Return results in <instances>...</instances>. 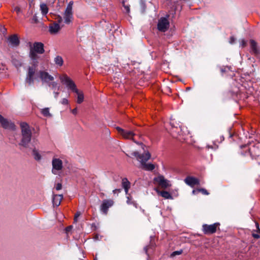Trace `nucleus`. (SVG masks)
Wrapping results in <instances>:
<instances>
[{
	"instance_id": "obj_23",
	"label": "nucleus",
	"mask_w": 260,
	"mask_h": 260,
	"mask_svg": "<svg viewBox=\"0 0 260 260\" xmlns=\"http://www.w3.org/2000/svg\"><path fill=\"white\" fill-rule=\"evenodd\" d=\"M74 92L76 93L77 94V102L78 104H81V103H82L83 102V100H84V94H83V92L77 89V92Z\"/></svg>"
},
{
	"instance_id": "obj_22",
	"label": "nucleus",
	"mask_w": 260,
	"mask_h": 260,
	"mask_svg": "<svg viewBox=\"0 0 260 260\" xmlns=\"http://www.w3.org/2000/svg\"><path fill=\"white\" fill-rule=\"evenodd\" d=\"M37 53H38L36 52H35L34 51H33V50H31L30 49L29 56L31 60H32L34 62V64H37V60L38 58V56L37 54Z\"/></svg>"
},
{
	"instance_id": "obj_9",
	"label": "nucleus",
	"mask_w": 260,
	"mask_h": 260,
	"mask_svg": "<svg viewBox=\"0 0 260 260\" xmlns=\"http://www.w3.org/2000/svg\"><path fill=\"white\" fill-rule=\"evenodd\" d=\"M116 128L119 134L125 139H132L135 135L133 131L124 129L120 127H116Z\"/></svg>"
},
{
	"instance_id": "obj_43",
	"label": "nucleus",
	"mask_w": 260,
	"mask_h": 260,
	"mask_svg": "<svg viewBox=\"0 0 260 260\" xmlns=\"http://www.w3.org/2000/svg\"><path fill=\"white\" fill-rule=\"evenodd\" d=\"M72 113L73 114H74V115L77 114V108H75V109L72 110Z\"/></svg>"
},
{
	"instance_id": "obj_35",
	"label": "nucleus",
	"mask_w": 260,
	"mask_h": 260,
	"mask_svg": "<svg viewBox=\"0 0 260 260\" xmlns=\"http://www.w3.org/2000/svg\"><path fill=\"white\" fill-rule=\"evenodd\" d=\"M57 85V84L56 82H52L49 85V86H51L53 89L56 88Z\"/></svg>"
},
{
	"instance_id": "obj_18",
	"label": "nucleus",
	"mask_w": 260,
	"mask_h": 260,
	"mask_svg": "<svg viewBox=\"0 0 260 260\" xmlns=\"http://www.w3.org/2000/svg\"><path fill=\"white\" fill-rule=\"evenodd\" d=\"M63 199L62 194H55L53 196L52 203L54 206H58Z\"/></svg>"
},
{
	"instance_id": "obj_29",
	"label": "nucleus",
	"mask_w": 260,
	"mask_h": 260,
	"mask_svg": "<svg viewBox=\"0 0 260 260\" xmlns=\"http://www.w3.org/2000/svg\"><path fill=\"white\" fill-rule=\"evenodd\" d=\"M250 46L252 50L255 53H257V49L256 48V43L254 40H250Z\"/></svg>"
},
{
	"instance_id": "obj_47",
	"label": "nucleus",
	"mask_w": 260,
	"mask_h": 260,
	"mask_svg": "<svg viewBox=\"0 0 260 260\" xmlns=\"http://www.w3.org/2000/svg\"><path fill=\"white\" fill-rule=\"evenodd\" d=\"M62 21V17H60V16H59V17H58V22L59 23H61Z\"/></svg>"
},
{
	"instance_id": "obj_33",
	"label": "nucleus",
	"mask_w": 260,
	"mask_h": 260,
	"mask_svg": "<svg viewBox=\"0 0 260 260\" xmlns=\"http://www.w3.org/2000/svg\"><path fill=\"white\" fill-rule=\"evenodd\" d=\"M182 253V250H180V251H174L171 255L172 256H175L176 255H179V254H181V253Z\"/></svg>"
},
{
	"instance_id": "obj_12",
	"label": "nucleus",
	"mask_w": 260,
	"mask_h": 260,
	"mask_svg": "<svg viewBox=\"0 0 260 260\" xmlns=\"http://www.w3.org/2000/svg\"><path fill=\"white\" fill-rule=\"evenodd\" d=\"M154 180L163 188H166L171 185L169 181L161 175L155 178Z\"/></svg>"
},
{
	"instance_id": "obj_7",
	"label": "nucleus",
	"mask_w": 260,
	"mask_h": 260,
	"mask_svg": "<svg viewBox=\"0 0 260 260\" xmlns=\"http://www.w3.org/2000/svg\"><path fill=\"white\" fill-rule=\"evenodd\" d=\"M37 64H34L31 67L28 68V72L26 77L25 82L28 85H30L34 83V75L36 71Z\"/></svg>"
},
{
	"instance_id": "obj_49",
	"label": "nucleus",
	"mask_w": 260,
	"mask_h": 260,
	"mask_svg": "<svg viewBox=\"0 0 260 260\" xmlns=\"http://www.w3.org/2000/svg\"><path fill=\"white\" fill-rule=\"evenodd\" d=\"M94 260H98L97 259V257L95 256V258H94Z\"/></svg>"
},
{
	"instance_id": "obj_17",
	"label": "nucleus",
	"mask_w": 260,
	"mask_h": 260,
	"mask_svg": "<svg viewBox=\"0 0 260 260\" xmlns=\"http://www.w3.org/2000/svg\"><path fill=\"white\" fill-rule=\"evenodd\" d=\"M249 153L252 157H257L260 155V149L257 146H252L249 149Z\"/></svg>"
},
{
	"instance_id": "obj_40",
	"label": "nucleus",
	"mask_w": 260,
	"mask_h": 260,
	"mask_svg": "<svg viewBox=\"0 0 260 260\" xmlns=\"http://www.w3.org/2000/svg\"><path fill=\"white\" fill-rule=\"evenodd\" d=\"M62 185L60 183H57L56 186V189L57 190H59L61 189Z\"/></svg>"
},
{
	"instance_id": "obj_27",
	"label": "nucleus",
	"mask_w": 260,
	"mask_h": 260,
	"mask_svg": "<svg viewBox=\"0 0 260 260\" xmlns=\"http://www.w3.org/2000/svg\"><path fill=\"white\" fill-rule=\"evenodd\" d=\"M41 113L46 117H51V114L49 112V109L48 108H45L42 109L41 110Z\"/></svg>"
},
{
	"instance_id": "obj_39",
	"label": "nucleus",
	"mask_w": 260,
	"mask_h": 260,
	"mask_svg": "<svg viewBox=\"0 0 260 260\" xmlns=\"http://www.w3.org/2000/svg\"><path fill=\"white\" fill-rule=\"evenodd\" d=\"M61 103L63 105H67L68 104V100L67 99H63Z\"/></svg>"
},
{
	"instance_id": "obj_16",
	"label": "nucleus",
	"mask_w": 260,
	"mask_h": 260,
	"mask_svg": "<svg viewBox=\"0 0 260 260\" xmlns=\"http://www.w3.org/2000/svg\"><path fill=\"white\" fill-rule=\"evenodd\" d=\"M60 29V26L58 23H54L49 26V31L51 34H57Z\"/></svg>"
},
{
	"instance_id": "obj_26",
	"label": "nucleus",
	"mask_w": 260,
	"mask_h": 260,
	"mask_svg": "<svg viewBox=\"0 0 260 260\" xmlns=\"http://www.w3.org/2000/svg\"><path fill=\"white\" fill-rule=\"evenodd\" d=\"M40 10L43 15H46L48 12V8L46 4H41L40 5Z\"/></svg>"
},
{
	"instance_id": "obj_38",
	"label": "nucleus",
	"mask_w": 260,
	"mask_h": 260,
	"mask_svg": "<svg viewBox=\"0 0 260 260\" xmlns=\"http://www.w3.org/2000/svg\"><path fill=\"white\" fill-rule=\"evenodd\" d=\"M80 215H81V213L79 212H78L76 213V214L75 215V217H74L75 221L77 222V218L80 216Z\"/></svg>"
},
{
	"instance_id": "obj_46",
	"label": "nucleus",
	"mask_w": 260,
	"mask_h": 260,
	"mask_svg": "<svg viewBox=\"0 0 260 260\" xmlns=\"http://www.w3.org/2000/svg\"><path fill=\"white\" fill-rule=\"evenodd\" d=\"M54 98L55 99H57L58 95H59V92H54Z\"/></svg>"
},
{
	"instance_id": "obj_45",
	"label": "nucleus",
	"mask_w": 260,
	"mask_h": 260,
	"mask_svg": "<svg viewBox=\"0 0 260 260\" xmlns=\"http://www.w3.org/2000/svg\"><path fill=\"white\" fill-rule=\"evenodd\" d=\"M72 229V226H69L66 228V232L67 233L69 232L71 229Z\"/></svg>"
},
{
	"instance_id": "obj_37",
	"label": "nucleus",
	"mask_w": 260,
	"mask_h": 260,
	"mask_svg": "<svg viewBox=\"0 0 260 260\" xmlns=\"http://www.w3.org/2000/svg\"><path fill=\"white\" fill-rule=\"evenodd\" d=\"M170 124L171 126L173 127H177L178 125H179L178 123L177 124L175 123V121H174V120H171Z\"/></svg>"
},
{
	"instance_id": "obj_28",
	"label": "nucleus",
	"mask_w": 260,
	"mask_h": 260,
	"mask_svg": "<svg viewBox=\"0 0 260 260\" xmlns=\"http://www.w3.org/2000/svg\"><path fill=\"white\" fill-rule=\"evenodd\" d=\"M255 225L257 230V233H253L252 235L254 238L258 239L260 238V229L259 228V225L257 222H255Z\"/></svg>"
},
{
	"instance_id": "obj_1",
	"label": "nucleus",
	"mask_w": 260,
	"mask_h": 260,
	"mask_svg": "<svg viewBox=\"0 0 260 260\" xmlns=\"http://www.w3.org/2000/svg\"><path fill=\"white\" fill-rule=\"evenodd\" d=\"M20 126L21 128V140L19 145L25 148H28L32 137L31 129L29 125L26 122L20 123Z\"/></svg>"
},
{
	"instance_id": "obj_2",
	"label": "nucleus",
	"mask_w": 260,
	"mask_h": 260,
	"mask_svg": "<svg viewBox=\"0 0 260 260\" xmlns=\"http://www.w3.org/2000/svg\"><path fill=\"white\" fill-rule=\"evenodd\" d=\"M132 154L137 158L141 163V168L146 171H152L155 168V166L151 163L146 164L151 157L150 153L147 151L142 154H139L137 151L134 152Z\"/></svg>"
},
{
	"instance_id": "obj_21",
	"label": "nucleus",
	"mask_w": 260,
	"mask_h": 260,
	"mask_svg": "<svg viewBox=\"0 0 260 260\" xmlns=\"http://www.w3.org/2000/svg\"><path fill=\"white\" fill-rule=\"evenodd\" d=\"M122 186L124 189L125 193L127 194L128 192V189L130 187V183L126 178H123L122 180Z\"/></svg>"
},
{
	"instance_id": "obj_20",
	"label": "nucleus",
	"mask_w": 260,
	"mask_h": 260,
	"mask_svg": "<svg viewBox=\"0 0 260 260\" xmlns=\"http://www.w3.org/2000/svg\"><path fill=\"white\" fill-rule=\"evenodd\" d=\"M9 41L10 43L13 46H17L19 44V39L16 35L10 37Z\"/></svg>"
},
{
	"instance_id": "obj_15",
	"label": "nucleus",
	"mask_w": 260,
	"mask_h": 260,
	"mask_svg": "<svg viewBox=\"0 0 260 260\" xmlns=\"http://www.w3.org/2000/svg\"><path fill=\"white\" fill-rule=\"evenodd\" d=\"M185 183L188 185L193 187L196 185H199V180L196 178L188 176L184 179Z\"/></svg>"
},
{
	"instance_id": "obj_19",
	"label": "nucleus",
	"mask_w": 260,
	"mask_h": 260,
	"mask_svg": "<svg viewBox=\"0 0 260 260\" xmlns=\"http://www.w3.org/2000/svg\"><path fill=\"white\" fill-rule=\"evenodd\" d=\"M38 142V140H36L34 141V143H35L34 145H33V146L34 148L32 150V154L34 156V158L37 160H40L41 159L42 156L41 154L39 153L38 150H37L35 147V145L37 144V143Z\"/></svg>"
},
{
	"instance_id": "obj_36",
	"label": "nucleus",
	"mask_w": 260,
	"mask_h": 260,
	"mask_svg": "<svg viewBox=\"0 0 260 260\" xmlns=\"http://www.w3.org/2000/svg\"><path fill=\"white\" fill-rule=\"evenodd\" d=\"M14 11H15L18 14L22 12L21 9L18 7H15Z\"/></svg>"
},
{
	"instance_id": "obj_24",
	"label": "nucleus",
	"mask_w": 260,
	"mask_h": 260,
	"mask_svg": "<svg viewBox=\"0 0 260 260\" xmlns=\"http://www.w3.org/2000/svg\"><path fill=\"white\" fill-rule=\"evenodd\" d=\"M158 194H160L161 197L166 199H172L171 194L167 191H159L156 190Z\"/></svg>"
},
{
	"instance_id": "obj_41",
	"label": "nucleus",
	"mask_w": 260,
	"mask_h": 260,
	"mask_svg": "<svg viewBox=\"0 0 260 260\" xmlns=\"http://www.w3.org/2000/svg\"><path fill=\"white\" fill-rule=\"evenodd\" d=\"M235 38L234 37H231L230 39L229 42L230 44H233L235 41Z\"/></svg>"
},
{
	"instance_id": "obj_14",
	"label": "nucleus",
	"mask_w": 260,
	"mask_h": 260,
	"mask_svg": "<svg viewBox=\"0 0 260 260\" xmlns=\"http://www.w3.org/2000/svg\"><path fill=\"white\" fill-rule=\"evenodd\" d=\"M40 78L43 82L48 83L54 80V77L48 72L41 71L39 72Z\"/></svg>"
},
{
	"instance_id": "obj_5",
	"label": "nucleus",
	"mask_w": 260,
	"mask_h": 260,
	"mask_svg": "<svg viewBox=\"0 0 260 260\" xmlns=\"http://www.w3.org/2000/svg\"><path fill=\"white\" fill-rule=\"evenodd\" d=\"M73 4V2L72 1L70 2L68 5L63 13V18L64 23L66 24H70L72 21L73 18L72 11Z\"/></svg>"
},
{
	"instance_id": "obj_10",
	"label": "nucleus",
	"mask_w": 260,
	"mask_h": 260,
	"mask_svg": "<svg viewBox=\"0 0 260 260\" xmlns=\"http://www.w3.org/2000/svg\"><path fill=\"white\" fill-rule=\"evenodd\" d=\"M0 123L2 126L5 129H14L15 124L11 121L3 117L0 115Z\"/></svg>"
},
{
	"instance_id": "obj_42",
	"label": "nucleus",
	"mask_w": 260,
	"mask_h": 260,
	"mask_svg": "<svg viewBox=\"0 0 260 260\" xmlns=\"http://www.w3.org/2000/svg\"><path fill=\"white\" fill-rule=\"evenodd\" d=\"M121 190L120 189H115L113 190V192L114 194H118L119 192L121 191Z\"/></svg>"
},
{
	"instance_id": "obj_48",
	"label": "nucleus",
	"mask_w": 260,
	"mask_h": 260,
	"mask_svg": "<svg viewBox=\"0 0 260 260\" xmlns=\"http://www.w3.org/2000/svg\"><path fill=\"white\" fill-rule=\"evenodd\" d=\"M34 19L35 21V22H37V19L36 18H34Z\"/></svg>"
},
{
	"instance_id": "obj_32",
	"label": "nucleus",
	"mask_w": 260,
	"mask_h": 260,
	"mask_svg": "<svg viewBox=\"0 0 260 260\" xmlns=\"http://www.w3.org/2000/svg\"><path fill=\"white\" fill-rule=\"evenodd\" d=\"M199 192H202L203 194H204L205 195H208L209 194V192H208V191L206 189H204V188L199 189Z\"/></svg>"
},
{
	"instance_id": "obj_11",
	"label": "nucleus",
	"mask_w": 260,
	"mask_h": 260,
	"mask_svg": "<svg viewBox=\"0 0 260 260\" xmlns=\"http://www.w3.org/2000/svg\"><path fill=\"white\" fill-rule=\"evenodd\" d=\"M114 204V202L112 200H104L101 205V211L105 215L108 213V209Z\"/></svg>"
},
{
	"instance_id": "obj_44",
	"label": "nucleus",
	"mask_w": 260,
	"mask_h": 260,
	"mask_svg": "<svg viewBox=\"0 0 260 260\" xmlns=\"http://www.w3.org/2000/svg\"><path fill=\"white\" fill-rule=\"evenodd\" d=\"M198 192H199V189H194V190H192V194H197Z\"/></svg>"
},
{
	"instance_id": "obj_25",
	"label": "nucleus",
	"mask_w": 260,
	"mask_h": 260,
	"mask_svg": "<svg viewBox=\"0 0 260 260\" xmlns=\"http://www.w3.org/2000/svg\"><path fill=\"white\" fill-rule=\"evenodd\" d=\"M55 64L58 67H61L63 64V60L60 56H57L54 59Z\"/></svg>"
},
{
	"instance_id": "obj_6",
	"label": "nucleus",
	"mask_w": 260,
	"mask_h": 260,
	"mask_svg": "<svg viewBox=\"0 0 260 260\" xmlns=\"http://www.w3.org/2000/svg\"><path fill=\"white\" fill-rule=\"evenodd\" d=\"M169 16L160 18L157 22V29L161 32L166 31L169 28L170 22L168 18Z\"/></svg>"
},
{
	"instance_id": "obj_4",
	"label": "nucleus",
	"mask_w": 260,
	"mask_h": 260,
	"mask_svg": "<svg viewBox=\"0 0 260 260\" xmlns=\"http://www.w3.org/2000/svg\"><path fill=\"white\" fill-rule=\"evenodd\" d=\"M61 82L65 84L67 87L73 92H77V88L74 82L66 74H63L59 76Z\"/></svg>"
},
{
	"instance_id": "obj_8",
	"label": "nucleus",
	"mask_w": 260,
	"mask_h": 260,
	"mask_svg": "<svg viewBox=\"0 0 260 260\" xmlns=\"http://www.w3.org/2000/svg\"><path fill=\"white\" fill-rule=\"evenodd\" d=\"M219 225V223H215L212 224H205L203 225V231L205 234L210 235L216 232Z\"/></svg>"
},
{
	"instance_id": "obj_30",
	"label": "nucleus",
	"mask_w": 260,
	"mask_h": 260,
	"mask_svg": "<svg viewBox=\"0 0 260 260\" xmlns=\"http://www.w3.org/2000/svg\"><path fill=\"white\" fill-rule=\"evenodd\" d=\"M126 203L129 205H133L136 208L137 207V204L134 201L132 200V198L129 196L127 197Z\"/></svg>"
},
{
	"instance_id": "obj_3",
	"label": "nucleus",
	"mask_w": 260,
	"mask_h": 260,
	"mask_svg": "<svg viewBox=\"0 0 260 260\" xmlns=\"http://www.w3.org/2000/svg\"><path fill=\"white\" fill-rule=\"evenodd\" d=\"M52 166V173L54 175H59L63 168L62 160L59 158L53 157Z\"/></svg>"
},
{
	"instance_id": "obj_31",
	"label": "nucleus",
	"mask_w": 260,
	"mask_h": 260,
	"mask_svg": "<svg viewBox=\"0 0 260 260\" xmlns=\"http://www.w3.org/2000/svg\"><path fill=\"white\" fill-rule=\"evenodd\" d=\"M123 6L125 9V12L129 13L130 12L129 6L128 5H125L124 2H123Z\"/></svg>"
},
{
	"instance_id": "obj_13",
	"label": "nucleus",
	"mask_w": 260,
	"mask_h": 260,
	"mask_svg": "<svg viewBox=\"0 0 260 260\" xmlns=\"http://www.w3.org/2000/svg\"><path fill=\"white\" fill-rule=\"evenodd\" d=\"M30 49L39 54H43L45 51L44 45L41 42L34 43L32 46L30 45Z\"/></svg>"
},
{
	"instance_id": "obj_34",
	"label": "nucleus",
	"mask_w": 260,
	"mask_h": 260,
	"mask_svg": "<svg viewBox=\"0 0 260 260\" xmlns=\"http://www.w3.org/2000/svg\"><path fill=\"white\" fill-rule=\"evenodd\" d=\"M240 44L241 47H244L246 45V42L244 39H242L240 41Z\"/></svg>"
}]
</instances>
